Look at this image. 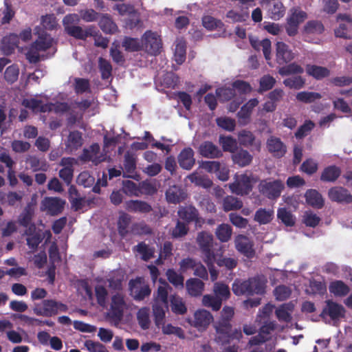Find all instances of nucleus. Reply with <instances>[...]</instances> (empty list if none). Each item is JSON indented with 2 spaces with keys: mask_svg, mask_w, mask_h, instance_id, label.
<instances>
[{
  "mask_svg": "<svg viewBox=\"0 0 352 352\" xmlns=\"http://www.w3.org/2000/svg\"><path fill=\"white\" fill-rule=\"evenodd\" d=\"M214 327L216 331L214 341L219 344L226 345L234 340L239 341L243 337L241 329L232 330L231 323L216 322Z\"/></svg>",
  "mask_w": 352,
  "mask_h": 352,
  "instance_id": "obj_1",
  "label": "nucleus"
},
{
  "mask_svg": "<svg viewBox=\"0 0 352 352\" xmlns=\"http://www.w3.org/2000/svg\"><path fill=\"white\" fill-rule=\"evenodd\" d=\"M67 309L65 304L53 299H45L41 302H34L32 307L34 314L43 317H52L59 312H66Z\"/></svg>",
  "mask_w": 352,
  "mask_h": 352,
  "instance_id": "obj_2",
  "label": "nucleus"
},
{
  "mask_svg": "<svg viewBox=\"0 0 352 352\" xmlns=\"http://www.w3.org/2000/svg\"><path fill=\"white\" fill-rule=\"evenodd\" d=\"M196 242L204 256L205 263L211 264L214 262L215 254L212 250L214 244L212 234L206 231L199 232L197 234Z\"/></svg>",
  "mask_w": 352,
  "mask_h": 352,
  "instance_id": "obj_3",
  "label": "nucleus"
},
{
  "mask_svg": "<svg viewBox=\"0 0 352 352\" xmlns=\"http://www.w3.org/2000/svg\"><path fill=\"white\" fill-rule=\"evenodd\" d=\"M259 192L269 199L274 200L280 196L284 184L280 179L267 178L261 180L258 186Z\"/></svg>",
  "mask_w": 352,
  "mask_h": 352,
  "instance_id": "obj_4",
  "label": "nucleus"
},
{
  "mask_svg": "<svg viewBox=\"0 0 352 352\" xmlns=\"http://www.w3.org/2000/svg\"><path fill=\"white\" fill-rule=\"evenodd\" d=\"M142 50L144 49L148 54L156 56L160 53L162 43L160 35L151 30H146L141 39Z\"/></svg>",
  "mask_w": 352,
  "mask_h": 352,
  "instance_id": "obj_5",
  "label": "nucleus"
},
{
  "mask_svg": "<svg viewBox=\"0 0 352 352\" xmlns=\"http://www.w3.org/2000/svg\"><path fill=\"white\" fill-rule=\"evenodd\" d=\"M130 295L136 301H141L151 295V289L141 277L130 280L129 283Z\"/></svg>",
  "mask_w": 352,
  "mask_h": 352,
  "instance_id": "obj_6",
  "label": "nucleus"
},
{
  "mask_svg": "<svg viewBox=\"0 0 352 352\" xmlns=\"http://www.w3.org/2000/svg\"><path fill=\"white\" fill-rule=\"evenodd\" d=\"M126 303L123 295L116 294L111 297L110 309L108 312V316L115 322H120L124 315V309Z\"/></svg>",
  "mask_w": 352,
  "mask_h": 352,
  "instance_id": "obj_7",
  "label": "nucleus"
},
{
  "mask_svg": "<svg viewBox=\"0 0 352 352\" xmlns=\"http://www.w3.org/2000/svg\"><path fill=\"white\" fill-rule=\"evenodd\" d=\"M325 303L326 305L320 315L322 318L329 316L332 320H336L344 317L346 310L342 305L332 300H327Z\"/></svg>",
  "mask_w": 352,
  "mask_h": 352,
  "instance_id": "obj_8",
  "label": "nucleus"
},
{
  "mask_svg": "<svg viewBox=\"0 0 352 352\" xmlns=\"http://www.w3.org/2000/svg\"><path fill=\"white\" fill-rule=\"evenodd\" d=\"M231 191L238 195H247L252 190V179L250 176L243 174L229 185Z\"/></svg>",
  "mask_w": 352,
  "mask_h": 352,
  "instance_id": "obj_9",
  "label": "nucleus"
},
{
  "mask_svg": "<svg viewBox=\"0 0 352 352\" xmlns=\"http://www.w3.org/2000/svg\"><path fill=\"white\" fill-rule=\"evenodd\" d=\"M328 197L331 201L338 204L352 203V195L346 188L342 186L331 187L328 191Z\"/></svg>",
  "mask_w": 352,
  "mask_h": 352,
  "instance_id": "obj_10",
  "label": "nucleus"
},
{
  "mask_svg": "<svg viewBox=\"0 0 352 352\" xmlns=\"http://www.w3.org/2000/svg\"><path fill=\"white\" fill-rule=\"evenodd\" d=\"M234 244L236 249L248 258H252L255 255L253 243L250 239L243 235L239 234L235 237Z\"/></svg>",
  "mask_w": 352,
  "mask_h": 352,
  "instance_id": "obj_11",
  "label": "nucleus"
},
{
  "mask_svg": "<svg viewBox=\"0 0 352 352\" xmlns=\"http://www.w3.org/2000/svg\"><path fill=\"white\" fill-rule=\"evenodd\" d=\"M276 58L278 65H284L291 62L294 58V54L289 46L283 42L276 44Z\"/></svg>",
  "mask_w": 352,
  "mask_h": 352,
  "instance_id": "obj_12",
  "label": "nucleus"
},
{
  "mask_svg": "<svg viewBox=\"0 0 352 352\" xmlns=\"http://www.w3.org/2000/svg\"><path fill=\"white\" fill-rule=\"evenodd\" d=\"M267 6V12L270 18L277 21L283 18L285 14L286 8L280 0H263Z\"/></svg>",
  "mask_w": 352,
  "mask_h": 352,
  "instance_id": "obj_13",
  "label": "nucleus"
},
{
  "mask_svg": "<svg viewBox=\"0 0 352 352\" xmlns=\"http://www.w3.org/2000/svg\"><path fill=\"white\" fill-rule=\"evenodd\" d=\"M267 148L268 151L277 158L283 157L287 152L286 145L279 138L274 136H271L267 139Z\"/></svg>",
  "mask_w": 352,
  "mask_h": 352,
  "instance_id": "obj_14",
  "label": "nucleus"
},
{
  "mask_svg": "<svg viewBox=\"0 0 352 352\" xmlns=\"http://www.w3.org/2000/svg\"><path fill=\"white\" fill-rule=\"evenodd\" d=\"M65 201L59 197H48L42 201V204L51 215H57L62 212Z\"/></svg>",
  "mask_w": 352,
  "mask_h": 352,
  "instance_id": "obj_15",
  "label": "nucleus"
},
{
  "mask_svg": "<svg viewBox=\"0 0 352 352\" xmlns=\"http://www.w3.org/2000/svg\"><path fill=\"white\" fill-rule=\"evenodd\" d=\"M177 215L183 222L189 224L192 222H199V211L192 205L180 206Z\"/></svg>",
  "mask_w": 352,
  "mask_h": 352,
  "instance_id": "obj_16",
  "label": "nucleus"
},
{
  "mask_svg": "<svg viewBox=\"0 0 352 352\" xmlns=\"http://www.w3.org/2000/svg\"><path fill=\"white\" fill-rule=\"evenodd\" d=\"M213 320V316L208 311L198 310L194 314L192 325L199 331L205 330Z\"/></svg>",
  "mask_w": 352,
  "mask_h": 352,
  "instance_id": "obj_17",
  "label": "nucleus"
},
{
  "mask_svg": "<svg viewBox=\"0 0 352 352\" xmlns=\"http://www.w3.org/2000/svg\"><path fill=\"white\" fill-rule=\"evenodd\" d=\"M199 152L201 156L206 158H219L223 155L221 151L214 143L204 141L199 147Z\"/></svg>",
  "mask_w": 352,
  "mask_h": 352,
  "instance_id": "obj_18",
  "label": "nucleus"
},
{
  "mask_svg": "<svg viewBox=\"0 0 352 352\" xmlns=\"http://www.w3.org/2000/svg\"><path fill=\"white\" fill-rule=\"evenodd\" d=\"M187 197L186 190L178 186H170L166 192V198L170 204H179Z\"/></svg>",
  "mask_w": 352,
  "mask_h": 352,
  "instance_id": "obj_19",
  "label": "nucleus"
},
{
  "mask_svg": "<svg viewBox=\"0 0 352 352\" xmlns=\"http://www.w3.org/2000/svg\"><path fill=\"white\" fill-rule=\"evenodd\" d=\"M22 104L24 107L30 109L32 111H36L41 113L52 111L53 103L52 102L44 104L41 100L31 98L23 100Z\"/></svg>",
  "mask_w": 352,
  "mask_h": 352,
  "instance_id": "obj_20",
  "label": "nucleus"
},
{
  "mask_svg": "<svg viewBox=\"0 0 352 352\" xmlns=\"http://www.w3.org/2000/svg\"><path fill=\"white\" fill-rule=\"evenodd\" d=\"M19 41L16 34L12 33L6 36L2 39L1 50L4 55L12 54L14 50L18 47Z\"/></svg>",
  "mask_w": 352,
  "mask_h": 352,
  "instance_id": "obj_21",
  "label": "nucleus"
},
{
  "mask_svg": "<svg viewBox=\"0 0 352 352\" xmlns=\"http://www.w3.org/2000/svg\"><path fill=\"white\" fill-rule=\"evenodd\" d=\"M178 162L182 168L190 170L195 162L193 150L190 147L184 148L178 155Z\"/></svg>",
  "mask_w": 352,
  "mask_h": 352,
  "instance_id": "obj_22",
  "label": "nucleus"
},
{
  "mask_svg": "<svg viewBox=\"0 0 352 352\" xmlns=\"http://www.w3.org/2000/svg\"><path fill=\"white\" fill-rule=\"evenodd\" d=\"M98 25L105 34H113L118 31V26L109 14H101Z\"/></svg>",
  "mask_w": 352,
  "mask_h": 352,
  "instance_id": "obj_23",
  "label": "nucleus"
},
{
  "mask_svg": "<svg viewBox=\"0 0 352 352\" xmlns=\"http://www.w3.org/2000/svg\"><path fill=\"white\" fill-rule=\"evenodd\" d=\"M125 208L129 212L148 213L152 211L151 206L141 200H130L126 202Z\"/></svg>",
  "mask_w": 352,
  "mask_h": 352,
  "instance_id": "obj_24",
  "label": "nucleus"
},
{
  "mask_svg": "<svg viewBox=\"0 0 352 352\" xmlns=\"http://www.w3.org/2000/svg\"><path fill=\"white\" fill-rule=\"evenodd\" d=\"M232 159L235 164L240 167H245L251 164L253 157L247 150L241 148L236 149L233 153Z\"/></svg>",
  "mask_w": 352,
  "mask_h": 352,
  "instance_id": "obj_25",
  "label": "nucleus"
},
{
  "mask_svg": "<svg viewBox=\"0 0 352 352\" xmlns=\"http://www.w3.org/2000/svg\"><path fill=\"white\" fill-rule=\"evenodd\" d=\"M306 72L307 75L311 76L317 80H322L330 76V70L325 67L316 65H307Z\"/></svg>",
  "mask_w": 352,
  "mask_h": 352,
  "instance_id": "obj_26",
  "label": "nucleus"
},
{
  "mask_svg": "<svg viewBox=\"0 0 352 352\" xmlns=\"http://www.w3.org/2000/svg\"><path fill=\"white\" fill-rule=\"evenodd\" d=\"M329 290L334 296L344 297L349 294L350 287L344 281L335 280L329 283Z\"/></svg>",
  "mask_w": 352,
  "mask_h": 352,
  "instance_id": "obj_27",
  "label": "nucleus"
},
{
  "mask_svg": "<svg viewBox=\"0 0 352 352\" xmlns=\"http://www.w3.org/2000/svg\"><path fill=\"white\" fill-rule=\"evenodd\" d=\"M83 139L82 133L79 131H70L65 142L67 149L71 152L78 150L82 146Z\"/></svg>",
  "mask_w": 352,
  "mask_h": 352,
  "instance_id": "obj_28",
  "label": "nucleus"
},
{
  "mask_svg": "<svg viewBox=\"0 0 352 352\" xmlns=\"http://www.w3.org/2000/svg\"><path fill=\"white\" fill-rule=\"evenodd\" d=\"M306 202L311 206L320 209L324 206V201L321 194L315 189H309L305 194Z\"/></svg>",
  "mask_w": 352,
  "mask_h": 352,
  "instance_id": "obj_29",
  "label": "nucleus"
},
{
  "mask_svg": "<svg viewBox=\"0 0 352 352\" xmlns=\"http://www.w3.org/2000/svg\"><path fill=\"white\" fill-rule=\"evenodd\" d=\"M53 41L54 40L51 36L43 32L38 35L37 39L32 45L36 50L45 52L52 46Z\"/></svg>",
  "mask_w": 352,
  "mask_h": 352,
  "instance_id": "obj_30",
  "label": "nucleus"
},
{
  "mask_svg": "<svg viewBox=\"0 0 352 352\" xmlns=\"http://www.w3.org/2000/svg\"><path fill=\"white\" fill-rule=\"evenodd\" d=\"M341 175V169L336 165L324 168L321 173L320 180L324 182H334Z\"/></svg>",
  "mask_w": 352,
  "mask_h": 352,
  "instance_id": "obj_31",
  "label": "nucleus"
},
{
  "mask_svg": "<svg viewBox=\"0 0 352 352\" xmlns=\"http://www.w3.org/2000/svg\"><path fill=\"white\" fill-rule=\"evenodd\" d=\"M170 307L173 313L176 315H184L187 312V307L183 298L177 294L170 296Z\"/></svg>",
  "mask_w": 352,
  "mask_h": 352,
  "instance_id": "obj_32",
  "label": "nucleus"
},
{
  "mask_svg": "<svg viewBox=\"0 0 352 352\" xmlns=\"http://www.w3.org/2000/svg\"><path fill=\"white\" fill-rule=\"evenodd\" d=\"M186 287L189 295L197 297L202 294L204 289V283L198 278H191L187 280Z\"/></svg>",
  "mask_w": 352,
  "mask_h": 352,
  "instance_id": "obj_33",
  "label": "nucleus"
},
{
  "mask_svg": "<svg viewBox=\"0 0 352 352\" xmlns=\"http://www.w3.org/2000/svg\"><path fill=\"white\" fill-rule=\"evenodd\" d=\"M168 305L160 303V302L155 301L153 306V314L154 316V320L155 325L160 327L164 324V320L165 318V309H168Z\"/></svg>",
  "mask_w": 352,
  "mask_h": 352,
  "instance_id": "obj_34",
  "label": "nucleus"
},
{
  "mask_svg": "<svg viewBox=\"0 0 352 352\" xmlns=\"http://www.w3.org/2000/svg\"><path fill=\"white\" fill-rule=\"evenodd\" d=\"M294 305L285 303L276 309L275 314L279 321L289 322L292 320L291 313L293 311Z\"/></svg>",
  "mask_w": 352,
  "mask_h": 352,
  "instance_id": "obj_35",
  "label": "nucleus"
},
{
  "mask_svg": "<svg viewBox=\"0 0 352 352\" xmlns=\"http://www.w3.org/2000/svg\"><path fill=\"white\" fill-rule=\"evenodd\" d=\"M232 228L228 223H221L217 226L215 230V235L217 239L221 243L229 241L232 237Z\"/></svg>",
  "mask_w": 352,
  "mask_h": 352,
  "instance_id": "obj_36",
  "label": "nucleus"
},
{
  "mask_svg": "<svg viewBox=\"0 0 352 352\" xmlns=\"http://www.w3.org/2000/svg\"><path fill=\"white\" fill-rule=\"evenodd\" d=\"M223 209L225 212L239 210L243 207V202L237 197L228 195L223 199Z\"/></svg>",
  "mask_w": 352,
  "mask_h": 352,
  "instance_id": "obj_37",
  "label": "nucleus"
},
{
  "mask_svg": "<svg viewBox=\"0 0 352 352\" xmlns=\"http://www.w3.org/2000/svg\"><path fill=\"white\" fill-rule=\"evenodd\" d=\"M133 252H136L141 255V258L144 261H148L154 256L153 249L149 248V246L144 241L140 242L137 245L134 246Z\"/></svg>",
  "mask_w": 352,
  "mask_h": 352,
  "instance_id": "obj_38",
  "label": "nucleus"
},
{
  "mask_svg": "<svg viewBox=\"0 0 352 352\" xmlns=\"http://www.w3.org/2000/svg\"><path fill=\"white\" fill-rule=\"evenodd\" d=\"M324 31L322 23L318 20H311L304 26V32L307 34H321Z\"/></svg>",
  "mask_w": 352,
  "mask_h": 352,
  "instance_id": "obj_39",
  "label": "nucleus"
},
{
  "mask_svg": "<svg viewBox=\"0 0 352 352\" xmlns=\"http://www.w3.org/2000/svg\"><path fill=\"white\" fill-rule=\"evenodd\" d=\"M249 285V295L263 294L265 293V283L258 278L254 277L248 280Z\"/></svg>",
  "mask_w": 352,
  "mask_h": 352,
  "instance_id": "obj_40",
  "label": "nucleus"
},
{
  "mask_svg": "<svg viewBox=\"0 0 352 352\" xmlns=\"http://www.w3.org/2000/svg\"><path fill=\"white\" fill-rule=\"evenodd\" d=\"M303 72V68L296 63H289L278 69V74L282 76L294 74H301Z\"/></svg>",
  "mask_w": 352,
  "mask_h": 352,
  "instance_id": "obj_41",
  "label": "nucleus"
},
{
  "mask_svg": "<svg viewBox=\"0 0 352 352\" xmlns=\"http://www.w3.org/2000/svg\"><path fill=\"white\" fill-rule=\"evenodd\" d=\"M287 21L297 25H299L307 18V14L299 8L291 9Z\"/></svg>",
  "mask_w": 352,
  "mask_h": 352,
  "instance_id": "obj_42",
  "label": "nucleus"
},
{
  "mask_svg": "<svg viewBox=\"0 0 352 352\" xmlns=\"http://www.w3.org/2000/svg\"><path fill=\"white\" fill-rule=\"evenodd\" d=\"M122 46L127 52H138L142 50V43L138 38L124 36Z\"/></svg>",
  "mask_w": 352,
  "mask_h": 352,
  "instance_id": "obj_43",
  "label": "nucleus"
},
{
  "mask_svg": "<svg viewBox=\"0 0 352 352\" xmlns=\"http://www.w3.org/2000/svg\"><path fill=\"white\" fill-rule=\"evenodd\" d=\"M182 273H177L173 269H168L166 271V275L168 280L175 287H183L184 278Z\"/></svg>",
  "mask_w": 352,
  "mask_h": 352,
  "instance_id": "obj_44",
  "label": "nucleus"
},
{
  "mask_svg": "<svg viewBox=\"0 0 352 352\" xmlns=\"http://www.w3.org/2000/svg\"><path fill=\"white\" fill-rule=\"evenodd\" d=\"M202 24L206 29L210 31L216 29L221 30L224 27V24L221 20L209 15L203 16Z\"/></svg>",
  "mask_w": 352,
  "mask_h": 352,
  "instance_id": "obj_45",
  "label": "nucleus"
},
{
  "mask_svg": "<svg viewBox=\"0 0 352 352\" xmlns=\"http://www.w3.org/2000/svg\"><path fill=\"white\" fill-rule=\"evenodd\" d=\"M321 98L322 96L319 93L305 91L298 92L296 96V98L298 101L306 104L314 102Z\"/></svg>",
  "mask_w": 352,
  "mask_h": 352,
  "instance_id": "obj_46",
  "label": "nucleus"
},
{
  "mask_svg": "<svg viewBox=\"0 0 352 352\" xmlns=\"http://www.w3.org/2000/svg\"><path fill=\"white\" fill-rule=\"evenodd\" d=\"M124 278V274L122 272H116L109 278V287L116 291L122 289V282Z\"/></svg>",
  "mask_w": 352,
  "mask_h": 352,
  "instance_id": "obj_47",
  "label": "nucleus"
},
{
  "mask_svg": "<svg viewBox=\"0 0 352 352\" xmlns=\"http://www.w3.org/2000/svg\"><path fill=\"white\" fill-rule=\"evenodd\" d=\"M138 324L142 329H147L150 326L149 309L142 307L137 313Z\"/></svg>",
  "mask_w": 352,
  "mask_h": 352,
  "instance_id": "obj_48",
  "label": "nucleus"
},
{
  "mask_svg": "<svg viewBox=\"0 0 352 352\" xmlns=\"http://www.w3.org/2000/svg\"><path fill=\"white\" fill-rule=\"evenodd\" d=\"M238 140L241 145L245 147H250L254 145L255 136L250 131L242 130L239 133Z\"/></svg>",
  "mask_w": 352,
  "mask_h": 352,
  "instance_id": "obj_49",
  "label": "nucleus"
},
{
  "mask_svg": "<svg viewBox=\"0 0 352 352\" xmlns=\"http://www.w3.org/2000/svg\"><path fill=\"white\" fill-rule=\"evenodd\" d=\"M171 289L172 288L168 284H166L164 286L160 285L157 288L156 295L154 294V302L157 301L160 302V303L168 305V289Z\"/></svg>",
  "mask_w": 352,
  "mask_h": 352,
  "instance_id": "obj_50",
  "label": "nucleus"
},
{
  "mask_svg": "<svg viewBox=\"0 0 352 352\" xmlns=\"http://www.w3.org/2000/svg\"><path fill=\"white\" fill-rule=\"evenodd\" d=\"M252 46L258 50L259 47H262L263 55L266 60L271 58V41L268 38L263 39L261 41L256 42L251 41Z\"/></svg>",
  "mask_w": 352,
  "mask_h": 352,
  "instance_id": "obj_51",
  "label": "nucleus"
},
{
  "mask_svg": "<svg viewBox=\"0 0 352 352\" xmlns=\"http://www.w3.org/2000/svg\"><path fill=\"white\" fill-rule=\"evenodd\" d=\"M283 84L290 89H300L305 84V79L300 76H295L285 78Z\"/></svg>",
  "mask_w": 352,
  "mask_h": 352,
  "instance_id": "obj_52",
  "label": "nucleus"
},
{
  "mask_svg": "<svg viewBox=\"0 0 352 352\" xmlns=\"http://www.w3.org/2000/svg\"><path fill=\"white\" fill-rule=\"evenodd\" d=\"M272 217L273 212L272 210L259 208L254 214V220L260 224H267L272 221Z\"/></svg>",
  "mask_w": 352,
  "mask_h": 352,
  "instance_id": "obj_53",
  "label": "nucleus"
},
{
  "mask_svg": "<svg viewBox=\"0 0 352 352\" xmlns=\"http://www.w3.org/2000/svg\"><path fill=\"white\" fill-rule=\"evenodd\" d=\"M214 292L215 296L223 300H227L230 298V292L229 287L223 283L217 282L214 285Z\"/></svg>",
  "mask_w": 352,
  "mask_h": 352,
  "instance_id": "obj_54",
  "label": "nucleus"
},
{
  "mask_svg": "<svg viewBox=\"0 0 352 352\" xmlns=\"http://www.w3.org/2000/svg\"><path fill=\"white\" fill-rule=\"evenodd\" d=\"M202 302L204 306L211 307L213 311H219L222 305V299L211 295H205Z\"/></svg>",
  "mask_w": 352,
  "mask_h": 352,
  "instance_id": "obj_55",
  "label": "nucleus"
},
{
  "mask_svg": "<svg viewBox=\"0 0 352 352\" xmlns=\"http://www.w3.org/2000/svg\"><path fill=\"white\" fill-rule=\"evenodd\" d=\"M277 217L286 226H293L295 224V218L285 208L278 210Z\"/></svg>",
  "mask_w": 352,
  "mask_h": 352,
  "instance_id": "obj_56",
  "label": "nucleus"
},
{
  "mask_svg": "<svg viewBox=\"0 0 352 352\" xmlns=\"http://www.w3.org/2000/svg\"><path fill=\"white\" fill-rule=\"evenodd\" d=\"M315 124L313 121L309 120H305L303 124L299 126L296 131L294 136L296 139H302L306 137L314 128Z\"/></svg>",
  "mask_w": 352,
  "mask_h": 352,
  "instance_id": "obj_57",
  "label": "nucleus"
},
{
  "mask_svg": "<svg viewBox=\"0 0 352 352\" xmlns=\"http://www.w3.org/2000/svg\"><path fill=\"white\" fill-rule=\"evenodd\" d=\"M276 79L269 75H264L259 80V89L260 93H263L272 89L276 84Z\"/></svg>",
  "mask_w": 352,
  "mask_h": 352,
  "instance_id": "obj_58",
  "label": "nucleus"
},
{
  "mask_svg": "<svg viewBox=\"0 0 352 352\" xmlns=\"http://www.w3.org/2000/svg\"><path fill=\"white\" fill-rule=\"evenodd\" d=\"M27 162L30 164V168L33 171L43 170L45 171L47 169V164L45 160H41L36 156H30Z\"/></svg>",
  "mask_w": 352,
  "mask_h": 352,
  "instance_id": "obj_59",
  "label": "nucleus"
},
{
  "mask_svg": "<svg viewBox=\"0 0 352 352\" xmlns=\"http://www.w3.org/2000/svg\"><path fill=\"white\" fill-rule=\"evenodd\" d=\"M33 214L34 212L31 208L30 206L25 207L19 217V223L24 228H28L32 222Z\"/></svg>",
  "mask_w": 352,
  "mask_h": 352,
  "instance_id": "obj_60",
  "label": "nucleus"
},
{
  "mask_svg": "<svg viewBox=\"0 0 352 352\" xmlns=\"http://www.w3.org/2000/svg\"><path fill=\"white\" fill-rule=\"evenodd\" d=\"M220 143L222 145L224 151L234 153L237 149V143L235 139L231 136L223 137L219 138Z\"/></svg>",
  "mask_w": 352,
  "mask_h": 352,
  "instance_id": "obj_61",
  "label": "nucleus"
},
{
  "mask_svg": "<svg viewBox=\"0 0 352 352\" xmlns=\"http://www.w3.org/2000/svg\"><path fill=\"white\" fill-rule=\"evenodd\" d=\"M214 262L220 267H226L228 270H232L237 265V259L235 258H228L226 256H220L218 258H215Z\"/></svg>",
  "mask_w": 352,
  "mask_h": 352,
  "instance_id": "obj_62",
  "label": "nucleus"
},
{
  "mask_svg": "<svg viewBox=\"0 0 352 352\" xmlns=\"http://www.w3.org/2000/svg\"><path fill=\"white\" fill-rule=\"evenodd\" d=\"M99 69L101 73V78L103 80L109 78L111 76L112 66L109 61L100 57L98 60Z\"/></svg>",
  "mask_w": 352,
  "mask_h": 352,
  "instance_id": "obj_63",
  "label": "nucleus"
},
{
  "mask_svg": "<svg viewBox=\"0 0 352 352\" xmlns=\"http://www.w3.org/2000/svg\"><path fill=\"white\" fill-rule=\"evenodd\" d=\"M84 346L89 352H109L104 344L91 340H86Z\"/></svg>",
  "mask_w": 352,
  "mask_h": 352,
  "instance_id": "obj_64",
  "label": "nucleus"
}]
</instances>
